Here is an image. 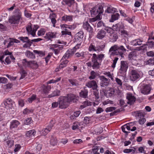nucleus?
I'll return each mask as SVG.
<instances>
[{"instance_id": "f257e3e1", "label": "nucleus", "mask_w": 154, "mask_h": 154, "mask_svg": "<svg viewBox=\"0 0 154 154\" xmlns=\"http://www.w3.org/2000/svg\"><path fill=\"white\" fill-rule=\"evenodd\" d=\"M89 57H90L92 55L91 54H88ZM104 54H101L97 55L96 54H92L91 58V62L93 63V67L94 69H99L100 65V63L104 57Z\"/></svg>"}, {"instance_id": "f03ea898", "label": "nucleus", "mask_w": 154, "mask_h": 154, "mask_svg": "<svg viewBox=\"0 0 154 154\" xmlns=\"http://www.w3.org/2000/svg\"><path fill=\"white\" fill-rule=\"evenodd\" d=\"M126 51V50L123 46H119L115 45L111 47L109 52L110 53L111 55H119L122 57L124 53Z\"/></svg>"}, {"instance_id": "7ed1b4c3", "label": "nucleus", "mask_w": 154, "mask_h": 154, "mask_svg": "<svg viewBox=\"0 0 154 154\" xmlns=\"http://www.w3.org/2000/svg\"><path fill=\"white\" fill-rule=\"evenodd\" d=\"M13 13L14 14L9 17L8 21L11 24H18L21 18L22 13L19 9H17Z\"/></svg>"}, {"instance_id": "20e7f679", "label": "nucleus", "mask_w": 154, "mask_h": 154, "mask_svg": "<svg viewBox=\"0 0 154 154\" xmlns=\"http://www.w3.org/2000/svg\"><path fill=\"white\" fill-rule=\"evenodd\" d=\"M143 72L138 70H132L130 74V80L133 82H134L139 80L143 76Z\"/></svg>"}, {"instance_id": "39448f33", "label": "nucleus", "mask_w": 154, "mask_h": 154, "mask_svg": "<svg viewBox=\"0 0 154 154\" xmlns=\"http://www.w3.org/2000/svg\"><path fill=\"white\" fill-rule=\"evenodd\" d=\"M103 8L102 6H100L97 9L94 8L90 11L92 16L94 17L97 15L96 16V18L97 19H98L99 20L102 19L101 14L103 13Z\"/></svg>"}, {"instance_id": "423d86ee", "label": "nucleus", "mask_w": 154, "mask_h": 154, "mask_svg": "<svg viewBox=\"0 0 154 154\" xmlns=\"http://www.w3.org/2000/svg\"><path fill=\"white\" fill-rule=\"evenodd\" d=\"M128 67V64L126 62L121 61L120 67L118 72L119 75L122 76H125Z\"/></svg>"}, {"instance_id": "0eeeda50", "label": "nucleus", "mask_w": 154, "mask_h": 154, "mask_svg": "<svg viewBox=\"0 0 154 154\" xmlns=\"http://www.w3.org/2000/svg\"><path fill=\"white\" fill-rule=\"evenodd\" d=\"M59 107L61 109L66 108L68 107L69 103L67 100L66 97L65 96H61L58 99Z\"/></svg>"}, {"instance_id": "6e6552de", "label": "nucleus", "mask_w": 154, "mask_h": 154, "mask_svg": "<svg viewBox=\"0 0 154 154\" xmlns=\"http://www.w3.org/2000/svg\"><path fill=\"white\" fill-rule=\"evenodd\" d=\"M31 25V23L28 24L27 26L26 27V29L28 34H30L33 37H35L36 35L35 32L39 26L38 25H34V27L32 29Z\"/></svg>"}, {"instance_id": "1a4fd4ad", "label": "nucleus", "mask_w": 154, "mask_h": 154, "mask_svg": "<svg viewBox=\"0 0 154 154\" xmlns=\"http://www.w3.org/2000/svg\"><path fill=\"white\" fill-rule=\"evenodd\" d=\"M105 47V45H104L95 46L93 43H91L88 47V50L89 51L100 52L104 49Z\"/></svg>"}, {"instance_id": "9d476101", "label": "nucleus", "mask_w": 154, "mask_h": 154, "mask_svg": "<svg viewBox=\"0 0 154 154\" xmlns=\"http://www.w3.org/2000/svg\"><path fill=\"white\" fill-rule=\"evenodd\" d=\"M22 63L23 65L25 67L33 68V66L35 67H38L37 62L34 60L27 61L26 59H24L22 60Z\"/></svg>"}, {"instance_id": "9b49d317", "label": "nucleus", "mask_w": 154, "mask_h": 154, "mask_svg": "<svg viewBox=\"0 0 154 154\" xmlns=\"http://www.w3.org/2000/svg\"><path fill=\"white\" fill-rule=\"evenodd\" d=\"M54 124V122L53 120H51L49 125L42 130L41 132V134L44 136L46 135L51 131L52 128L53 127Z\"/></svg>"}, {"instance_id": "f8f14e48", "label": "nucleus", "mask_w": 154, "mask_h": 154, "mask_svg": "<svg viewBox=\"0 0 154 154\" xmlns=\"http://www.w3.org/2000/svg\"><path fill=\"white\" fill-rule=\"evenodd\" d=\"M100 80V85L101 87H106L109 85L110 82V79H108L105 76L103 75L99 76Z\"/></svg>"}, {"instance_id": "ddd939ff", "label": "nucleus", "mask_w": 154, "mask_h": 154, "mask_svg": "<svg viewBox=\"0 0 154 154\" xmlns=\"http://www.w3.org/2000/svg\"><path fill=\"white\" fill-rule=\"evenodd\" d=\"M63 48V45L57 44L52 45L50 47V49L53 50L56 55H57L60 53V50Z\"/></svg>"}, {"instance_id": "4468645a", "label": "nucleus", "mask_w": 154, "mask_h": 154, "mask_svg": "<svg viewBox=\"0 0 154 154\" xmlns=\"http://www.w3.org/2000/svg\"><path fill=\"white\" fill-rule=\"evenodd\" d=\"M84 33L82 31H80L77 33L75 36V38L74 40L75 42H82L83 41V38L84 37Z\"/></svg>"}, {"instance_id": "2eb2a0df", "label": "nucleus", "mask_w": 154, "mask_h": 154, "mask_svg": "<svg viewBox=\"0 0 154 154\" xmlns=\"http://www.w3.org/2000/svg\"><path fill=\"white\" fill-rule=\"evenodd\" d=\"M69 103L71 102L75 103L78 100V97L75 94L70 93L67 94L66 96Z\"/></svg>"}, {"instance_id": "dca6fc26", "label": "nucleus", "mask_w": 154, "mask_h": 154, "mask_svg": "<svg viewBox=\"0 0 154 154\" xmlns=\"http://www.w3.org/2000/svg\"><path fill=\"white\" fill-rule=\"evenodd\" d=\"M151 87L149 85H143L141 88L140 91L142 93L144 94H148L150 93Z\"/></svg>"}, {"instance_id": "f3484780", "label": "nucleus", "mask_w": 154, "mask_h": 154, "mask_svg": "<svg viewBox=\"0 0 154 154\" xmlns=\"http://www.w3.org/2000/svg\"><path fill=\"white\" fill-rule=\"evenodd\" d=\"M75 52V50L73 48L72 49H69L67 51L66 53L63 56L62 59H68L72 56Z\"/></svg>"}, {"instance_id": "a211bd4d", "label": "nucleus", "mask_w": 154, "mask_h": 154, "mask_svg": "<svg viewBox=\"0 0 154 154\" xmlns=\"http://www.w3.org/2000/svg\"><path fill=\"white\" fill-rule=\"evenodd\" d=\"M86 86L89 88H92L93 90L97 89L98 87L96 81L94 80L88 82L86 83Z\"/></svg>"}, {"instance_id": "6ab92c4d", "label": "nucleus", "mask_w": 154, "mask_h": 154, "mask_svg": "<svg viewBox=\"0 0 154 154\" xmlns=\"http://www.w3.org/2000/svg\"><path fill=\"white\" fill-rule=\"evenodd\" d=\"M126 98L128 100L127 103L130 105H132L135 102L136 99L134 97L131 93L127 94Z\"/></svg>"}, {"instance_id": "aec40b11", "label": "nucleus", "mask_w": 154, "mask_h": 154, "mask_svg": "<svg viewBox=\"0 0 154 154\" xmlns=\"http://www.w3.org/2000/svg\"><path fill=\"white\" fill-rule=\"evenodd\" d=\"M56 33L55 32H49L46 33L45 38L48 40H50L53 38L56 37Z\"/></svg>"}, {"instance_id": "412c9836", "label": "nucleus", "mask_w": 154, "mask_h": 154, "mask_svg": "<svg viewBox=\"0 0 154 154\" xmlns=\"http://www.w3.org/2000/svg\"><path fill=\"white\" fill-rule=\"evenodd\" d=\"M106 32L103 29L99 30L97 33L96 37L99 39H102L106 36Z\"/></svg>"}, {"instance_id": "4be33fe9", "label": "nucleus", "mask_w": 154, "mask_h": 154, "mask_svg": "<svg viewBox=\"0 0 154 154\" xmlns=\"http://www.w3.org/2000/svg\"><path fill=\"white\" fill-rule=\"evenodd\" d=\"M124 25L122 23H117L113 25L112 28L114 30L116 31H121V30L124 29Z\"/></svg>"}, {"instance_id": "5701e85b", "label": "nucleus", "mask_w": 154, "mask_h": 154, "mask_svg": "<svg viewBox=\"0 0 154 154\" xmlns=\"http://www.w3.org/2000/svg\"><path fill=\"white\" fill-rule=\"evenodd\" d=\"M115 92V89L113 88H110L107 90L105 95L107 97H111L114 95Z\"/></svg>"}, {"instance_id": "b1692460", "label": "nucleus", "mask_w": 154, "mask_h": 154, "mask_svg": "<svg viewBox=\"0 0 154 154\" xmlns=\"http://www.w3.org/2000/svg\"><path fill=\"white\" fill-rule=\"evenodd\" d=\"M118 37L117 33L114 32L109 35V39L110 41L113 42H116L118 39Z\"/></svg>"}, {"instance_id": "393cba45", "label": "nucleus", "mask_w": 154, "mask_h": 154, "mask_svg": "<svg viewBox=\"0 0 154 154\" xmlns=\"http://www.w3.org/2000/svg\"><path fill=\"white\" fill-rule=\"evenodd\" d=\"M20 124V123L18 120H13L10 123V128L12 129L17 128Z\"/></svg>"}, {"instance_id": "a878e982", "label": "nucleus", "mask_w": 154, "mask_h": 154, "mask_svg": "<svg viewBox=\"0 0 154 154\" xmlns=\"http://www.w3.org/2000/svg\"><path fill=\"white\" fill-rule=\"evenodd\" d=\"M12 53L9 52L8 50H6L4 52L3 54L0 56V61L2 64H5V61L3 60L5 55H11Z\"/></svg>"}, {"instance_id": "bb28decb", "label": "nucleus", "mask_w": 154, "mask_h": 154, "mask_svg": "<svg viewBox=\"0 0 154 154\" xmlns=\"http://www.w3.org/2000/svg\"><path fill=\"white\" fill-rule=\"evenodd\" d=\"M20 42V41L16 39L10 38L9 42L8 43L7 46V48H9L14 45V43H18Z\"/></svg>"}, {"instance_id": "cd10ccee", "label": "nucleus", "mask_w": 154, "mask_h": 154, "mask_svg": "<svg viewBox=\"0 0 154 154\" xmlns=\"http://www.w3.org/2000/svg\"><path fill=\"white\" fill-rule=\"evenodd\" d=\"M62 20L66 22L68 21L71 22L73 20V16L65 15L62 17Z\"/></svg>"}, {"instance_id": "c85d7f7f", "label": "nucleus", "mask_w": 154, "mask_h": 154, "mask_svg": "<svg viewBox=\"0 0 154 154\" xmlns=\"http://www.w3.org/2000/svg\"><path fill=\"white\" fill-rule=\"evenodd\" d=\"M143 41L142 40L140 39H137L132 41L131 42V43L132 45L136 46L141 45Z\"/></svg>"}, {"instance_id": "c756f323", "label": "nucleus", "mask_w": 154, "mask_h": 154, "mask_svg": "<svg viewBox=\"0 0 154 154\" xmlns=\"http://www.w3.org/2000/svg\"><path fill=\"white\" fill-rule=\"evenodd\" d=\"M83 27L85 29L89 32H91L93 29L92 28L87 21L84 23Z\"/></svg>"}, {"instance_id": "7c9ffc66", "label": "nucleus", "mask_w": 154, "mask_h": 154, "mask_svg": "<svg viewBox=\"0 0 154 154\" xmlns=\"http://www.w3.org/2000/svg\"><path fill=\"white\" fill-rule=\"evenodd\" d=\"M15 60V58L13 55L8 56L6 57L5 60V64H6V63L7 64H10L11 63V60L14 61Z\"/></svg>"}, {"instance_id": "2f4dec72", "label": "nucleus", "mask_w": 154, "mask_h": 154, "mask_svg": "<svg viewBox=\"0 0 154 154\" xmlns=\"http://www.w3.org/2000/svg\"><path fill=\"white\" fill-rule=\"evenodd\" d=\"M5 106H8L9 108H11L12 105H13L14 102L10 99H8L4 102Z\"/></svg>"}, {"instance_id": "473e14b6", "label": "nucleus", "mask_w": 154, "mask_h": 154, "mask_svg": "<svg viewBox=\"0 0 154 154\" xmlns=\"http://www.w3.org/2000/svg\"><path fill=\"white\" fill-rule=\"evenodd\" d=\"M56 17V15L54 13L51 14L49 16V18L51 19V22L53 24V26L54 27H55V24L57 22L55 19Z\"/></svg>"}, {"instance_id": "72a5a7b5", "label": "nucleus", "mask_w": 154, "mask_h": 154, "mask_svg": "<svg viewBox=\"0 0 154 154\" xmlns=\"http://www.w3.org/2000/svg\"><path fill=\"white\" fill-rule=\"evenodd\" d=\"M132 114L135 117H138L140 118H141V117H143L144 116L143 113L141 110L133 112Z\"/></svg>"}, {"instance_id": "f704fd0d", "label": "nucleus", "mask_w": 154, "mask_h": 154, "mask_svg": "<svg viewBox=\"0 0 154 154\" xmlns=\"http://www.w3.org/2000/svg\"><path fill=\"white\" fill-rule=\"evenodd\" d=\"M116 9L111 6H107L106 9L105 11V12L108 13H113L116 12Z\"/></svg>"}, {"instance_id": "c9c22d12", "label": "nucleus", "mask_w": 154, "mask_h": 154, "mask_svg": "<svg viewBox=\"0 0 154 154\" xmlns=\"http://www.w3.org/2000/svg\"><path fill=\"white\" fill-rule=\"evenodd\" d=\"M26 56L28 58L31 59H34L35 57L34 54L30 51H27L25 53Z\"/></svg>"}, {"instance_id": "e433bc0d", "label": "nucleus", "mask_w": 154, "mask_h": 154, "mask_svg": "<svg viewBox=\"0 0 154 154\" xmlns=\"http://www.w3.org/2000/svg\"><path fill=\"white\" fill-rule=\"evenodd\" d=\"M36 133V131H35L34 129H33L26 131V137H30L32 136H34Z\"/></svg>"}, {"instance_id": "4c0bfd02", "label": "nucleus", "mask_w": 154, "mask_h": 154, "mask_svg": "<svg viewBox=\"0 0 154 154\" xmlns=\"http://www.w3.org/2000/svg\"><path fill=\"white\" fill-rule=\"evenodd\" d=\"M76 27V25L74 24L72 25H68L66 24H63L61 25V27L67 28L71 30L74 29Z\"/></svg>"}, {"instance_id": "58836bf2", "label": "nucleus", "mask_w": 154, "mask_h": 154, "mask_svg": "<svg viewBox=\"0 0 154 154\" xmlns=\"http://www.w3.org/2000/svg\"><path fill=\"white\" fill-rule=\"evenodd\" d=\"M68 81L72 86H78L79 85L78 81L75 79H69Z\"/></svg>"}, {"instance_id": "ea45409f", "label": "nucleus", "mask_w": 154, "mask_h": 154, "mask_svg": "<svg viewBox=\"0 0 154 154\" xmlns=\"http://www.w3.org/2000/svg\"><path fill=\"white\" fill-rule=\"evenodd\" d=\"M88 91L85 89L84 91H82L80 93V96L82 98H86L88 97Z\"/></svg>"}, {"instance_id": "a19ab883", "label": "nucleus", "mask_w": 154, "mask_h": 154, "mask_svg": "<svg viewBox=\"0 0 154 154\" xmlns=\"http://www.w3.org/2000/svg\"><path fill=\"white\" fill-rule=\"evenodd\" d=\"M119 15L118 13H116L111 16V18L110 20L111 22H113L114 21L117 20L119 17Z\"/></svg>"}, {"instance_id": "79ce46f5", "label": "nucleus", "mask_w": 154, "mask_h": 154, "mask_svg": "<svg viewBox=\"0 0 154 154\" xmlns=\"http://www.w3.org/2000/svg\"><path fill=\"white\" fill-rule=\"evenodd\" d=\"M103 74L106 76L108 77L109 79H110L112 81H114V76L113 73H111L109 72H105L103 73Z\"/></svg>"}, {"instance_id": "37998d69", "label": "nucleus", "mask_w": 154, "mask_h": 154, "mask_svg": "<svg viewBox=\"0 0 154 154\" xmlns=\"http://www.w3.org/2000/svg\"><path fill=\"white\" fill-rule=\"evenodd\" d=\"M50 142L51 144L53 146L56 145L57 143V140L56 137L52 136L51 138Z\"/></svg>"}, {"instance_id": "c03bdc74", "label": "nucleus", "mask_w": 154, "mask_h": 154, "mask_svg": "<svg viewBox=\"0 0 154 154\" xmlns=\"http://www.w3.org/2000/svg\"><path fill=\"white\" fill-rule=\"evenodd\" d=\"M60 95V91L59 90H57L54 91L51 94L49 95V97H54L59 96Z\"/></svg>"}, {"instance_id": "a18cd8bd", "label": "nucleus", "mask_w": 154, "mask_h": 154, "mask_svg": "<svg viewBox=\"0 0 154 154\" xmlns=\"http://www.w3.org/2000/svg\"><path fill=\"white\" fill-rule=\"evenodd\" d=\"M83 104L80 106L82 109L84 108L87 106L91 105V102L87 100L84 102Z\"/></svg>"}, {"instance_id": "49530a36", "label": "nucleus", "mask_w": 154, "mask_h": 154, "mask_svg": "<svg viewBox=\"0 0 154 154\" xmlns=\"http://www.w3.org/2000/svg\"><path fill=\"white\" fill-rule=\"evenodd\" d=\"M136 149L134 148L131 149H126L124 150L123 152L125 153H128L132 152V153L134 154L135 152Z\"/></svg>"}, {"instance_id": "de8ad7c7", "label": "nucleus", "mask_w": 154, "mask_h": 154, "mask_svg": "<svg viewBox=\"0 0 154 154\" xmlns=\"http://www.w3.org/2000/svg\"><path fill=\"white\" fill-rule=\"evenodd\" d=\"M97 73L94 71H92L90 73V76L89 79L90 80L94 79L96 77Z\"/></svg>"}, {"instance_id": "09e8293b", "label": "nucleus", "mask_w": 154, "mask_h": 154, "mask_svg": "<svg viewBox=\"0 0 154 154\" xmlns=\"http://www.w3.org/2000/svg\"><path fill=\"white\" fill-rule=\"evenodd\" d=\"M120 32L121 35L123 36L127 37L129 36L128 32L126 30H124V29L121 30Z\"/></svg>"}, {"instance_id": "8fccbe9b", "label": "nucleus", "mask_w": 154, "mask_h": 154, "mask_svg": "<svg viewBox=\"0 0 154 154\" xmlns=\"http://www.w3.org/2000/svg\"><path fill=\"white\" fill-rule=\"evenodd\" d=\"M104 30L106 31L107 33H110V34H111L112 33L114 32V29L112 28L109 27H106L104 28Z\"/></svg>"}, {"instance_id": "3c124183", "label": "nucleus", "mask_w": 154, "mask_h": 154, "mask_svg": "<svg viewBox=\"0 0 154 154\" xmlns=\"http://www.w3.org/2000/svg\"><path fill=\"white\" fill-rule=\"evenodd\" d=\"M94 90L93 91V94L95 96V99L96 100H98L99 98V91L97 89H95L94 90Z\"/></svg>"}, {"instance_id": "603ef678", "label": "nucleus", "mask_w": 154, "mask_h": 154, "mask_svg": "<svg viewBox=\"0 0 154 154\" xmlns=\"http://www.w3.org/2000/svg\"><path fill=\"white\" fill-rule=\"evenodd\" d=\"M18 39L22 41L23 42H26L30 40L27 37L21 36L19 37Z\"/></svg>"}, {"instance_id": "864d4df0", "label": "nucleus", "mask_w": 154, "mask_h": 154, "mask_svg": "<svg viewBox=\"0 0 154 154\" xmlns=\"http://www.w3.org/2000/svg\"><path fill=\"white\" fill-rule=\"evenodd\" d=\"M26 43L24 44L23 47L24 48H29L32 44V42L30 40L26 42Z\"/></svg>"}, {"instance_id": "5fc2aeb1", "label": "nucleus", "mask_w": 154, "mask_h": 154, "mask_svg": "<svg viewBox=\"0 0 154 154\" xmlns=\"http://www.w3.org/2000/svg\"><path fill=\"white\" fill-rule=\"evenodd\" d=\"M150 38H149L148 39V41L147 42L148 44L147 46H149V47L150 48H152L153 47L154 45V42H153L150 39Z\"/></svg>"}, {"instance_id": "6e6d98bb", "label": "nucleus", "mask_w": 154, "mask_h": 154, "mask_svg": "<svg viewBox=\"0 0 154 154\" xmlns=\"http://www.w3.org/2000/svg\"><path fill=\"white\" fill-rule=\"evenodd\" d=\"M33 122L32 118H29L26 119L24 123L26 125H29L31 124Z\"/></svg>"}, {"instance_id": "4d7b16f0", "label": "nucleus", "mask_w": 154, "mask_h": 154, "mask_svg": "<svg viewBox=\"0 0 154 154\" xmlns=\"http://www.w3.org/2000/svg\"><path fill=\"white\" fill-rule=\"evenodd\" d=\"M36 96L35 94H33L30 97L28 98L27 101L29 103H32L36 98Z\"/></svg>"}, {"instance_id": "13d9d810", "label": "nucleus", "mask_w": 154, "mask_h": 154, "mask_svg": "<svg viewBox=\"0 0 154 154\" xmlns=\"http://www.w3.org/2000/svg\"><path fill=\"white\" fill-rule=\"evenodd\" d=\"M147 44H144L142 46L140 47L139 48V50H142L144 52L147 51Z\"/></svg>"}, {"instance_id": "bf43d9fd", "label": "nucleus", "mask_w": 154, "mask_h": 154, "mask_svg": "<svg viewBox=\"0 0 154 154\" xmlns=\"http://www.w3.org/2000/svg\"><path fill=\"white\" fill-rule=\"evenodd\" d=\"M116 108L115 107L111 106L106 108L105 109V111L106 112H112L115 110Z\"/></svg>"}, {"instance_id": "052dcab7", "label": "nucleus", "mask_w": 154, "mask_h": 154, "mask_svg": "<svg viewBox=\"0 0 154 154\" xmlns=\"http://www.w3.org/2000/svg\"><path fill=\"white\" fill-rule=\"evenodd\" d=\"M33 51L35 53L38 54L40 56H42L45 55L44 52L42 51L34 50Z\"/></svg>"}, {"instance_id": "680f3d73", "label": "nucleus", "mask_w": 154, "mask_h": 154, "mask_svg": "<svg viewBox=\"0 0 154 154\" xmlns=\"http://www.w3.org/2000/svg\"><path fill=\"white\" fill-rule=\"evenodd\" d=\"M63 2L66 4L70 6L74 3V0H63Z\"/></svg>"}, {"instance_id": "e2e57ef3", "label": "nucleus", "mask_w": 154, "mask_h": 154, "mask_svg": "<svg viewBox=\"0 0 154 154\" xmlns=\"http://www.w3.org/2000/svg\"><path fill=\"white\" fill-rule=\"evenodd\" d=\"M84 52H82L81 53L77 52L75 53V55L77 57H82L84 58Z\"/></svg>"}, {"instance_id": "0e129e2a", "label": "nucleus", "mask_w": 154, "mask_h": 154, "mask_svg": "<svg viewBox=\"0 0 154 154\" xmlns=\"http://www.w3.org/2000/svg\"><path fill=\"white\" fill-rule=\"evenodd\" d=\"M45 29H41L38 31V35L39 36H42L44 35L45 33Z\"/></svg>"}, {"instance_id": "69168bd1", "label": "nucleus", "mask_w": 154, "mask_h": 154, "mask_svg": "<svg viewBox=\"0 0 154 154\" xmlns=\"http://www.w3.org/2000/svg\"><path fill=\"white\" fill-rule=\"evenodd\" d=\"M32 112L33 110H32L26 108L23 110V113L24 115H28L30 113Z\"/></svg>"}, {"instance_id": "338daca9", "label": "nucleus", "mask_w": 154, "mask_h": 154, "mask_svg": "<svg viewBox=\"0 0 154 154\" xmlns=\"http://www.w3.org/2000/svg\"><path fill=\"white\" fill-rule=\"evenodd\" d=\"M81 113V112L80 111H76L74 112L73 115L71 116L70 117L71 119H74L75 117H78Z\"/></svg>"}, {"instance_id": "774afa93", "label": "nucleus", "mask_w": 154, "mask_h": 154, "mask_svg": "<svg viewBox=\"0 0 154 154\" xmlns=\"http://www.w3.org/2000/svg\"><path fill=\"white\" fill-rule=\"evenodd\" d=\"M61 77H60L57 78L56 80H51L48 82V84H51L52 83H55L60 80Z\"/></svg>"}]
</instances>
